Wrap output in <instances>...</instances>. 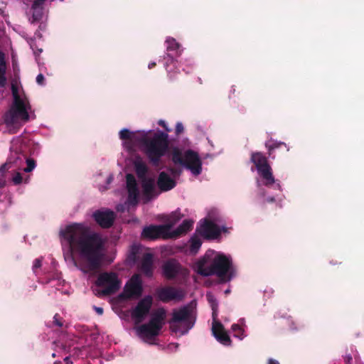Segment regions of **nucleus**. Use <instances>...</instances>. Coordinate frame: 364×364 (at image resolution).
Wrapping results in <instances>:
<instances>
[{"instance_id":"f257e3e1","label":"nucleus","mask_w":364,"mask_h":364,"mask_svg":"<svg viewBox=\"0 0 364 364\" xmlns=\"http://www.w3.org/2000/svg\"><path fill=\"white\" fill-rule=\"evenodd\" d=\"M60 235L68 242L75 265L85 274L95 273L102 266L105 240L79 223L67 225Z\"/></svg>"},{"instance_id":"f03ea898","label":"nucleus","mask_w":364,"mask_h":364,"mask_svg":"<svg viewBox=\"0 0 364 364\" xmlns=\"http://www.w3.org/2000/svg\"><path fill=\"white\" fill-rule=\"evenodd\" d=\"M213 255L214 251L208 250L196 262L198 274L203 277L216 275L225 282L230 280V277L227 276L232 265L230 259L223 254H218L214 257Z\"/></svg>"},{"instance_id":"7ed1b4c3","label":"nucleus","mask_w":364,"mask_h":364,"mask_svg":"<svg viewBox=\"0 0 364 364\" xmlns=\"http://www.w3.org/2000/svg\"><path fill=\"white\" fill-rule=\"evenodd\" d=\"M144 147V152L154 166H159L168 149V135L167 133L157 131L152 133H143L136 139Z\"/></svg>"},{"instance_id":"20e7f679","label":"nucleus","mask_w":364,"mask_h":364,"mask_svg":"<svg viewBox=\"0 0 364 364\" xmlns=\"http://www.w3.org/2000/svg\"><path fill=\"white\" fill-rule=\"evenodd\" d=\"M196 320L195 306L192 301L173 311L172 318L169 321L170 328L173 332L184 335L194 326Z\"/></svg>"},{"instance_id":"39448f33","label":"nucleus","mask_w":364,"mask_h":364,"mask_svg":"<svg viewBox=\"0 0 364 364\" xmlns=\"http://www.w3.org/2000/svg\"><path fill=\"white\" fill-rule=\"evenodd\" d=\"M166 316V312L164 308H159L153 311L149 322L137 328L138 335L149 339L157 336L164 326Z\"/></svg>"},{"instance_id":"423d86ee","label":"nucleus","mask_w":364,"mask_h":364,"mask_svg":"<svg viewBox=\"0 0 364 364\" xmlns=\"http://www.w3.org/2000/svg\"><path fill=\"white\" fill-rule=\"evenodd\" d=\"M122 282L118 274L114 272H104L100 273L95 282L97 287L103 289L97 290L95 294L97 296H110L115 294L121 287Z\"/></svg>"},{"instance_id":"0eeeda50","label":"nucleus","mask_w":364,"mask_h":364,"mask_svg":"<svg viewBox=\"0 0 364 364\" xmlns=\"http://www.w3.org/2000/svg\"><path fill=\"white\" fill-rule=\"evenodd\" d=\"M250 161L255 165L258 173L264 181V184L265 186L272 185L274 183V178L267 158L262 153L257 151L251 154Z\"/></svg>"},{"instance_id":"6e6552de","label":"nucleus","mask_w":364,"mask_h":364,"mask_svg":"<svg viewBox=\"0 0 364 364\" xmlns=\"http://www.w3.org/2000/svg\"><path fill=\"white\" fill-rule=\"evenodd\" d=\"M12 92L14 95V105L7 116L6 122L14 123L16 119L22 120H28L29 115L24 101L18 94L17 89L12 85Z\"/></svg>"},{"instance_id":"1a4fd4ad","label":"nucleus","mask_w":364,"mask_h":364,"mask_svg":"<svg viewBox=\"0 0 364 364\" xmlns=\"http://www.w3.org/2000/svg\"><path fill=\"white\" fill-rule=\"evenodd\" d=\"M143 292L142 281L138 274H134L126 283L119 298L123 301L139 298Z\"/></svg>"},{"instance_id":"9d476101","label":"nucleus","mask_w":364,"mask_h":364,"mask_svg":"<svg viewBox=\"0 0 364 364\" xmlns=\"http://www.w3.org/2000/svg\"><path fill=\"white\" fill-rule=\"evenodd\" d=\"M153 304V298L150 295L145 296L137 303L131 311V316L136 323L142 322L149 314Z\"/></svg>"},{"instance_id":"9b49d317","label":"nucleus","mask_w":364,"mask_h":364,"mask_svg":"<svg viewBox=\"0 0 364 364\" xmlns=\"http://www.w3.org/2000/svg\"><path fill=\"white\" fill-rule=\"evenodd\" d=\"M171 228L169 224L165 225H150L144 228L141 232V237L146 240H156L160 237L166 238Z\"/></svg>"},{"instance_id":"f8f14e48","label":"nucleus","mask_w":364,"mask_h":364,"mask_svg":"<svg viewBox=\"0 0 364 364\" xmlns=\"http://www.w3.org/2000/svg\"><path fill=\"white\" fill-rule=\"evenodd\" d=\"M156 296L159 301L168 303L173 300L181 301L185 296V292L181 289L164 287L156 290Z\"/></svg>"},{"instance_id":"ddd939ff","label":"nucleus","mask_w":364,"mask_h":364,"mask_svg":"<svg viewBox=\"0 0 364 364\" xmlns=\"http://www.w3.org/2000/svg\"><path fill=\"white\" fill-rule=\"evenodd\" d=\"M182 166L190 170L195 176H198L202 172L201 159L197 152L191 149L184 153V162Z\"/></svg>"},{"instance_id":"4468645a","label":"nucleus","mask_w":364,"mask_h":364,"mask_svg":"<svg viewBox=\"0 0 364 364\" xmlns=\"http://www.w3.org/2000/svg\"><path fill=\"white\" fill-rule=\"evenodd\" d=\"M196 232L205 239L215 240L220 235L221 230L213 222L205 220L204 223L197 228Z\"/></svg>"},{"instance_id":"2eb2a0df","label":"nucleus","mask_w":364,"mask_h":364,"mask_svg":"<svg viewBox=\"0 0 364 364\" xmlns=\"http://www.w3.org/2000/svg\"><path fill=\"white\" fill-rule=\"evenodd\" d=\"M92 217L95 222L102 228H111L114 222L116 215L114 211L107 209L96 210Z\"/></svg>"},{"instance_id":"dca6fc26","label":"nucleus","mask_w":364,"mask_h":364,"mask_svg":"<svg viewBox=\"0 0 364 364\" xmlns=\"http://www.w3.org/2000/svg\"><path fill=\"white\" fill-rule=\"evenodd\" d=\"M212 332L215 338L224 346H230L231 339L220 321L213 322Z\"/></svg>"},{"instance_id":"f3484780","label":"nucleus","mask_w":364,"mask_h":364,"mask_svg":"<svg viewBox=\"0 0 364 364\" xmlns=\"http://www.w3.org/2000/svg\"><path fill=\"white\" fill-rule=\"evenodd\" d=\"M157 186L161 191L166 192L173 189L176 186V182L164 171L159 174Z\"/></svg>"},{"instance_id":"a211bd4d","label":"nucleus","mask_w":364,"mask_h":364,"mask_svg":"<svg viewBox=\"0 0 364 364\" xmlns=\"http://www.w3.org/2000/svg\"><path fill=\"white\" fill-rule=\"evenodd\" d=\"M163 274L168 279H174L180 271V264L174 259L166 262L162 266Z\"/></svg>"},{"instance_id":"6ab92c4d","label":"nucleus","mask_w":364,"mask_h":364,"mask_svg":"<svg viewBox=\"0 0 364 364\" xmlns=\"http://www.w3.org/2000/svg\"><path fill=\"white\" fill-rule=\"evenodd\" d=\"M140 270L147 277H151L153 274V255L151 253H144L143 255L140 265Z\"/></svg>"},{"instance_id":"aec40b11","label":"nucleus","mask_w":364,"mask_h":364,"mask_svg":"<svg viewBox=\"0 0 364 364\" xmlns=\"http://www.w3.org/2000/svg\"><path fill=\"white\" fill-rule=\"evenodd\" d=\"M141 187L144 197L148 200H151L154 196V179L151 178H144V179H141Z\"/></svg>"},{"instance_id":"412c9836","label":"nucleus","mask_w":364,"mask_h":364,"mask_svg":"<svg viewBox=\"0 0 364 364\" xmlns=\"http://www.w3.org/2000/svg\"><path fill=\"white\" fill-rule=\"evenodd\" d=\"M29 12L31 14L29 18L31 23L41 22L44 16V6L31 4Z\"/></svg>"},{"instance_id":"4be33fe9","label":"nucleus","mask_w":364,"mask_h":364,"mask_svg":"<svg viewBox=\"0 0 364 364\" xmlns=\"http://www.w3.org/2000/svg\"><path fill=\"white\" fill-rule=\"evenodd\" d=\"M193 222L191 220H185L171 233V237H178L186 234L193 228Z\"/></svg>"},{"instance_id":"5701e85b","label":"nucleus","mask_w":364,"mask_h":364,"mask_svg":"<svg viewBox=\"0 0 364 364\" xmlns=\"http://www.w3.org/2000/svg\"><path fill=\"white\" fill-rule=\"evenodd\" d=\"M15 155H16V157L14 159H13L14 156L11 155L9 158L8 161L6 164H4V165H2V166L0 168V188H3L6 185V180L4 178V172L6 171V170L11 168V164L16 163V160H18V159L21 160L20 155H18L16 153L15 154Z\"/></svg>"},{"instance_id":"b1692460","label":"nucleus","mask_w":364,"mask_h":364,"mask_svg":"<svg viewBox=\"0 0 364 364\" xmlns=\"http://www.w3.org/2000/svg\"><path fill=\"white\" fill-rule=\"evenodd\" d=\"M6 63L5 60V54L0 51V87H4L6 84Z\"/></svg>"},{"instance_id":"393cba45","label":"nucleus","mask_w":364,"mask_h":364,"mask_svg":"<svg viewBox=\"0 0 364 364\" xmlns=\"http://www.w3.org/2000/svg\"><path fill=\"white\" fill-rule=\"evenodd\" d=\"M189 242L190 251L194 254L197 253L202 245V241L200 239L199 236L195 234L191 237V238L189 240Z\"/></svg>"},{"instance_id":"a878e982","label":"nucleus","mask_w":364,"mask_h":364,"mask_svg":"<svg viewBox=\"0 0 364 364\" xmlns=\"http://www.w3.org/2000/svg\"><path fill=\"white\" fill-rule=\"evenodd\" d=\"M171 160L175 164L183 165L184 162V155L178 148H173L171 153Z\"/></svg>"},{"instance_id":"bb28decb","label":"nucleus","mask_w":364,"mask_h":364,"mask_svg":"<svg viewBox=\"0 0 364 364\" xmlns=\"http://www.w3.org/2000/svg\"><path fill=\"white\" fill-rule=\"evenodd\" d=\"M128 192V201L132 204H136L139 198V189L138 187H132L127 188Z\"/></svg>"},{"instance_id":"cd10ccee","label":"nucleus","mask_w":364,"mask_h":364,"mask_svg":"<svg viewBox=\"0 0 364 364\" xmlns=\"http://www.w3.org/2000/svg\"><path fill=\"white\" fill-rule=\"evenodd\" d=\"M135 169L136 173L140 179H144V178H146V174L147 173L148 169L144 163L140 161L136 162L135 164Z\"/></svg>"},{"instance_id":"c85d7f7f","label":"nucleus","mask_w":364,"mask_h":364,"mask_svg":"<svg viewBox=\"0 0 364 364\" xmlns=\"http://www.w3.org/2000/svg\"><path fill=\"white\" fill-rule=\"evenodd\" d=\"M167 53L171 51H177L180 47V44L173 38H169L166 41Z\"/></svg>"},{"instance_id":"c756f323","label":"nucleus","mask_w":364,"mask_h":364,"mask_svg":"<svg viewBox=\"0 0 364 364\" xmlns=\"http://www.w3.org/2000/svg\"><path fill=\"white\" fill-rule=\"evenodd\" d=\"M139 248L136 246H132L128 255L127 259L132 262L135 263L139 259Z\"/></svg>"},{"instance_id":"7c9ffc66","label":"nucleus","mask_w":364,"mask_h":364,"mask_svg":"<svg viewBox=\"0 0 364 364\" xmlns=\"http://www.w3.org/2000/svg\"><path fill=\"white\" fill-rule=\"evenodd\" d=\"M282 146H286V144L284 142H266L265 146L268 149V154L269 156H272V152L274 149L280 148Z\"/></svg>"},{"instance_id":"2f4dec72","label":"nucleus","mask_w":364,"mask_h":364,"mask_svg":"<svg viewBox=\"0 0 364 364\" xmlns=\"http://www.w3.org/2000/svg\"><path fill=\"white\" fill-rule=\"evenodd\" d=\"M206 299H207V301H208L211 309L218 308V301H217L215 296L211 292H208L206 294Z\"/></svg>"},{"instance_id":"473e14b6","label":"nucleus","mask_w":364,"mask_h":364,"mask_svg":"<svg viewBox=\"0 0 364 364\" xmlns=\"http://www.w3.org/2000/svg\"><path fill=\"white\" fill-rule=\"evenodd\" d=\"M232 330L234 331V336L240 340L245 337L244 330L238 324H233Z\"/></svg>"},{"instance_id":"72a5a7b5","label":"nucleus","mask_w":364,"mask_h":364,"mask_svg":"<svg viewBox=\"0 0 364 364\" xmlns=\"http://www.w3.org/2000/svg\"><path fill=\"white\" fill-rule=\"evenodd\" d=\"M127 188L137 186L136 181L134 175L128 173L126 176Z\"/></svg>"},{"instance_id":"f704fd0d","label":"nucleus","mask_w":364,"mask_h":364,"mask_svg":"<svg viewBox=\"0 0 364 364\" xmlns=\"http://www.w3.org/2000/svg\"><path fill=\"white\" fill-rule=\"evenodd\" d=\"M119 138L122 140L132 139L134 134L127 129H123L119 132Z\"/></svg>"},{"instance_id":"c9c22d12","label":"nucleus","mask_w":364,"mask_h":364,"mask_svg":"<svg viewBox=\"0 0 364 364\" xmlns=\"http://www.w3.org/2000/svg\"><path fill=\"white\" fill-rule=\"evenodd\" d=\"M26 161L27 166L23 169V171L27 173L32 171L34 169V168L36 167L35 160L33 159H31V158H27Z\"/></svg>"},{"instance_id":"e433bc0d","label":"nucleus","mask_w":364,"mask_h":364,"mask_svg":"<svg viewBox=\"0 0 364 364\" xmlns=\"http://www.w3.org/2000/svg\"><path fill=\"white\" fill-rule=\"evenodd\" d=\"M53 326L63 327L64 324V320L58 314H55L53 316Z\"/></svg>"},{"instance_id":"4c0bfd02","label":"nucleus","mask_w":364,"mask_h":364,"mask_svg":"<svg viewBox=\"0 0 364 364\" xmlns=\"http://www.w3.org/2000/svg\"><path fill=\"white\" fill-rule=\"evenodd\" d=\"M164 60H166V63H165V64H164L165 68H166V70H168V63H173V60H174L173 57L171 55V53H167L164 55Z\"/></svg>"},{"instance_id":"58836bf2","label":"nucleus","mask_w":364,"mask_h":364,"mask_svg":"<svg viewBox=\"0 0 364 364\" xmlns=\"http://www.w3.org/2000/svg\"><path fill=\"white\" fill-rule=\"evenodd\" d=\"M12 181L14 184L18 185L21 183L23 181V177L21 174L18 172L16 173L15 176L13 177Z\"/></svg>"},{"instance_id":"ea45409f","label":"nucleus","mask_w":364,"mask_h":364,"mask_svg":"<svg viewBox=\"0 0 364 364\" xmlns=\"http://www.w3.org/2000/svg\"><path fill=\"white\" fill-rule=\"evenodd\" d=\"M42 265V260L40 258H37L34 260L33 264V271L34 272H36V269L40 268Z\"/></svg>"},{"instance_id":"a19ab883","label":"nucleus","mask_w":364,"mask_h":364,"mask_svg":"<svg viewBox=\"0 0 364 364\" xmlns=\"http://www.w3.org/2000/svg\"><path fill=\"white\" fill-rule=\"evenodd\" d=\"M183 126L181 122H177L176 125V130H175V132H176V134L178 136L179 134H181L183 132Z\"/></svg>"},{"instance_id":"79ce46f5","label":"nucleus","mask_w":364,"mask_h":364,"mask_svg":"<svg viewBox=\"0 0 364 364\" xmlns=\"http://www.w3.org/2000/svg\"><path fill=\"white\" fill-rule=\"evenodd\" d=\"M158 124H159V125H160L161 127H162L165 129V131H166V132H170L171 131V129H169V128L167 127L166 123V122H165L164 120H163V119H160V120L158 122Z\"/></svg>"},{"instance_id":"37998d69","label":"nucleus","mask_w":364,"mask_h":364,"mask_svg":"<svg viewBox=\"0 0 364 364\" xmlns=\"http://www.w3.org/2000/svg\"><path fill=\"white\" fill-rule=\"evenodd\" d=\"M45 77L43 74L40 73L36 77V82L38 85H43L44 84Z\"/></svg>"},{"instance_id":"c03bdc74","label":"nucleus","mask_w":364,"mask_h":364,"mask_svg":"<svg viewBox=\"0 0 364 364\" xmlns=\"http://www.w3.org/2000/svg\"><path fill=\"white\" fill-rule=\"evenodd\" d=\"M345 364H351V361L353 360L350 354H346L343 356Z\"/></svg>"},{"instance_id":"a18cd8bd","label":"nucleus","mask_w":364,"mask_h":364,"mask_svg":"<svg viewBox=\"0 0 364 364\" xmlns=\"http://www.w3.org/2000/svg\"><path fill=\"white\" fill-rule=\"evenodd\" d=\"M218 308L212 309V311H213L212 316H213V322L218 321L217 320V318H218Z\"/></svg>"},{"instance_id":"49530a36","label":"nucleus","mask_w":364,"mask_h":364,"mask_svg":"<svg viewBox=\"0 0 364 364\" xmlns=\"http://www.w3.org/2000/svg\"><path fill=\"white\" fill-rule=\"evenodd\" d=\"M169 171H171V173L173 175V176H179L180 173H181V171H178L176 168H169Z\"/></svg>"},{"instance_id":"de8ad7c7","label":"nucleus","mask_w":364,"mask_h":364,"mask_svg":"<svg viewBox=\"0 0 364 364\" xmlns=\"http://www.w3.org/2000/svg\"><path fill=\"white\" fill-rule=\"evenodd\" d=\"M94 309L99 315H102L104 312V310L102 307L94 306Z\"/></svg>"},{"instance_id":"09e8293b","label":"nucleus","mask_w":364,"mask_h":364,"mask_svg":"<svg viewBox=\"0 0 364 364\" xmlns=\"http://www.w3.org/2000/svg\"><path fill=\"white\" fill-rule=\"evenodd\" d=\"M39 23H40V24L38 26V30H40V31L46 30V23H44L42 21Z\"/></svg>"},{"instance_id":"8fccbe9b","label":"nucleus","mask_w":364,"mask_h":364,"mask_svg":"<svg viewBox=\"0 0 364 364\" xmlns=\"http://www.w3.org/2000/svg\"><path fill=\"white\" fill-rule=\"evenodd\" d=\"M268 364H279V363L277 360H274L273 358H269L268 360Z\"/></svg>"},{"instance_id":"3c124183","label":"nucleus","mask_w":364,"mask_h":364,"mask_svg":"<svg viewBox=\"0 0 364 364\" xmlns=\"http://www.w3.org/2000/svg\"><path fill=\"white\" fill-rule=\"evenodd\" d=\"M34 36H35L36 37H38V38H41L42 37V35H41V32H40V30H37V31L35 32Z\"/></svg>"},{"instance_id":"603ef678","label":"nucleus","mask_w":364,"mask_h":364,"mask_svg":"<svg viewBox=\"0 0 364 364\" xmlns=\"http://www.w3.org/2000/svg\"><path fill=\"white\" fill-rule=\"evenodd\" d=\"M156 64L155 62H151L149 64L148 68H149V69H152L156 66Z\"/></svg>"},{"instance_id":"864d4df0","label":"nucleus","mask_w":364,"mask_h":364,"mask_svg":"<svg viewBox=\"0 0 364 364\" xmlns=\"http://www.w3.org/2000/svg\"><path fill=\"white\" fill-rule=\"evenodd\" d=\"M275 201V199L274 197H269L267 198V202L268 203H273Z\"/></svg>"},{"instance_id":"5fc2aeb1","label":"nucleus","mask_w":364,"mask_h":364,"mask_svg":"<svg viewBox=\"0 0 364 364\" xmlns=\"http://www.w3.org/2000/svg\"><path fill=\"white\" fill-rule=\"evenodd\" d=\"M112 180H113V176L112 175H110L107 179V183L109 184L112 181Z\"/></svg>"},{"instance_id":"6e6d98bb","label":"nucleus","mask_w":364,"mask_h":364,"mask_svg":"<svg viewBox=\"0 0 364 364\" xmlns=\"http://www.w3.org/2000/svg\"><path fill=\"white\" fill-rule=\"evenodd\" d=\"M65 361L66 362V364H72V362H70V358L68 357L65 358Z\"/></svg>"},{"instance_id":"4d7b16f0","label":"nucleus","mask_w":364,"mask_h":364,"mask_svg":"<svg viewBox=\"0 0 364 364\" xmlns=\"http://www.w3.org/2000/svg\"><path fill=\"white\" fill-rule=\"evenodd\" d=\"M31 48H32L33 50H34V47H33V46L32 44L31 45Z\"/></svg>"},{"instance_id":"13d9d810","label":"nucleus","mask_w":364,"mask_h":364,"mask_svg":"<svg viewBox=\"0 0 364 364\" xmlns=\"http://www.w3.org/2000/svg\"><path fill=\"white\" fill-rule=\"evenodd\" d=\"M38 51H39L40 53H41V52H42V49H39V50H38Z\"/></svg>"},{"instance_id":"bf43d9fd","label":"nucleus","mask_w":364,"mask_h":364,"mask_svg":"<svg viewBox=\"0 0 364 364\" xmlns=\"http://www.w3.org/2000/svg\"><path fill=\"white\" fill-rule=\"evenodd\" d=\"M52 356H53V357H55V353H53Z\"/></svg>"}]
</instances>
